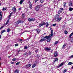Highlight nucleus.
Instances as JSON below:
<instances>
[{
  "label": "nucleus",
  "mask_w": 73,
  "mask_h": 73,
  "mask_svg": "<svg viewBox=\"0 0 73 73\" xmlns=\"http://www.w3.org/2000/svg\"><path fill=\"white\" fill-rule=\"evenodd\" d=\"M40 9V7L38 6H37L35 8V10L36 11H38L39 9Z\"/></svg>",
  "instance_id": "nucleus-10"
},
{
  "label": "nucleus",
  "mask_w": 73,
  "mask_h": 73,
  "mask_svg": "<svg viewBox=\"0 0 73 73\" xmlns=\"http://www.w3.org/2000/svg\"><path fill=\"white\" fill-rule=\"evenodd\" d=\"M29 8H31V9H32V5H29Z\"/></svg>",
  "instance_id": "nucleus-31"
},
{
  "label": "nucleus",
  "mask_w": 73,
  "mask_h": 73,
  "mask_svg": "<svg viewBox=\"0 0 73 73\" xmlns=\"http://www.w3.org/2000/svg\"><path fill=\"white\" fill-rule=\"evenodd\" d=\"M50 30H52V27H50Z\"/></svg>",
  "instance_id": "nucleus-54"
},
{
  "label": "nucleus",
  "mask_w": 73,
  "mask_h": 73,
  "mask_svg": "<svg viewBox=\"0 0 73 73\" xmlns=\"http://www.w3.org/2000/svg\"><path fill=\"white\" fill-rule=\"evenodd\" d=\"M19 46V44H16L15 45V46Z\"/></svg>",
  "instance_id": "nucleus-42"
},
{
  "label": "nucleus",
  "mask_w": 73,
  "mask_h": 73,
  "mask_svg": "<svg viewBox=\"0 0 73 73\" xmlns=\"http://www.w3.org/2000/svg\"><path fill=\"white\" fill-rule=\"evenodd\" d=\"M22 43H23V42H21V44H22Z\"/></svg>",
  "instance_id": "nucleus-64"
},
{
  "label": "nucleus",
  "mask_w": 73,
  "mask_h": 73,
  "mask_svg": "<svg viewBox=\"0 0 73 73\" xmlns=\"http://www.w3.org/2000/svg\"><path fill=\"white\" fill-rule=\"evenodd\" d=\"M60 9L62 11H63L64 10V9H63V8H60Z\"/></svg>",
  "instance_id": "nucleus-46"
},
{
  "label": "nucleus",
  "mask_w": 73,
  "mask_h": 73,
  "mask_svg": "<svg viewBox=\"0 0 73 73\" xmlns=\"http://www.w3.org/2000/svg\"><path fill=\"white\" fill-rule=\"evenodd\" d=\"M53 30H51V34L50 35L51 36H53Z\"/></svg>",
  "instance_id": "nucleus-16"
},
{
  "label": "nucleus",
  "mask_w": 73,
  "mask_h": 73,
  "mask_svg": "<svg viewBox=\"0 0 73 73\" xmlns=\"http://www.w3.org/2000/svg\"><path fill=\"white\" fill-rule=\"evenodd\" d=\"M36 32H37V33H38V34L39 33H40V30L38 29H36Z\"/></svg>",
  "instance_id": "nucleus-15"
},
{
  "label": "nucleus",
  "mask_w": 73,
  "mask_h": 73,
  "mask_svg": "<svg viewBox=\"0 0 73 73\" xmlns=\"http://www.w3.org/2000/svg\"><path fill=\"white\" fill-rule=\"evenodd\" d=\"M45 23V25H46V27H48V26H49V24H48V23L46 22V23Z\"/></svg>",
  "instance_id": "nucleus-17"
},
{
  "label": "nucleus",
  "mask_w": 73,
  "mask_h": 73,
  "mask_svg": "<svg viewBox=\"0 0 73 73\" xmlns=\"http://www.w3.org/2000/svg\"><path fill=\"white\" fill-rule=\"evenodd\" d=\"M24 1V0H21L19 2V3H20L21 4H22Z\"/></svg>",
  "instance_id": "nucleus-19"
},
{
  "label": "nucleus",
  "mask_w": 73,
  "mask_h": 73,
  "mask_svg": "<svg viewBox=\"0 0 73 73\" xmlns=\"http://www.w3.org/2000/svg\"><path fill=\"white\" fill-rule=\"evenodd\" d=\"M70 41H71V42H73V38Z\"/></svg>",
  "instance_id": "nucleus-49"
},
{
  "label": "nucleus",
  "mask_w": 73,
  "mask_h": 73,
  "mask_svg": "<svg viewBox=\"0 0 73 73\" xmlns=\"http://www.w3.org/2000/svg\"><path fill=\"white\" fill-rule=\"evenodd\" d=\"M3 26H2L1 28H0V30H1V29H2V28H3Z\"/></svg>",
  "instance_id": "nucleus-45"
},
{
  "label": "nucleus",
  "mask_w": 73,
  "mask_h": 73,
  "mask_svg": "<svg viewBox=\"0 0 73 73\" xmlns=\"http://www.w3.org/2000/svg\"><path fill=\"white\" fill-rule=\"evenodd\" d=\"M14 73H19V70L16 69L15 70L14 72Z\"/></svg>",
  "instance_id": "nucleus-13"
},
{
  "label": "nucleus",
  "mask_w": 73,
  "mask_h": 73,
  "mask_svg": "<svg viewBox=\"0 0 73 73\" xmlns=\"http://www.w3.org/2000/svg\"><path fill=\"white\" fill-rule=\"evenodd\" d=\"M44 49L46 52H49V51H50L51 50V48L46 47L44 48Z\"/></svg>",
  "instance_id": "nucleus-5"
},
{
  "label": "nucleus",
  "mask_w": 73,
  "mask_h": 73,
  "mask_svg": "<svg viewBox=\"0 0 73 73\" xmlns=\"http://www.w3.org/2000/svg\"><path fill=\"white\" fill-rule=\"evenodd\" d=\"M6 32V31H5V30H3L1 32V35H2L3 33H4V32Z\"/></svg>",
  "instance_id": "nucleus-18"
},
{
  "label": "nucleus",
  "mask_w": 73,
  "mask_h": 73,
  "mask_svg": "<svg viewBox=\"0 0 73 73\" xmlns=\"http://www.w3.org/2000/svg\"><path fill=\"white\" fill-rule=\"evenodd\" d=\"M25 14H22V17L23 19H24V17H25Z\"/></svg>",
  "instance_id": "nucleus-22"
},
{
  "label": "nucleus",
  "mask_w": 73,
  "mask_h": 73,
  "mask_svg": "<svg viewBox=\"0 0 73 73\" xmlns=\"http://www.w3.org/2000/svg\"><path fill=\"white\" fill-rule=\"evenodd\" d=\"M11 64H14V62H11Z\"/></svg>",
  "instance_id": "nucleus-58"
},
{
  "label": "nucleus",
  "mask_w": 73,
  "mask_h": 73,
  "mask_svg": "<svg viewBox=\"0 0 73 73\" xmlns=\"http://www.w3.org/2000/svg\"><path fill=\"white\" fill-rule=\"evenodd\" d=\"M29 54H28V55H31L32 54L31 53V52L30 51H29L28 52Z\"/></svg>",
  "instance_id": "nucleus-24"
},
{
  "label": "nucleus",
  "mask_w": 73,
  "mask_h": 73,
  "mask_svg": "<svg viewBox=\"0 0 73 73\" xmlns=\"http://www.w3.org/2000/svg\"><path fill=\"white\" fill-rule=\"evenodd\" d=\"M58 41H56L55 43H54V44L56 45V44H57V43H58Z\"/></svg>",
  "instance_id": "nucleus-37"
},
{
  "label": "nucleus",
  "mask_w": 73,
  "mask_h": 73,
  "mask_svg": "<svg viewBox=\"0 0 73 73\" xmlns=\"http://www.w3.org/2000/svg\"><path fill=\"white\" fill-rule=\"evenodd\" d=\"M23 23V22H21V20H19L18 21H17L15 22V24L16 25L17 24H20V23Z\"/></svg>",
  "instance_id": "nucleus-6"
},
{
  "label": "nucleus",
  "mask_w": 73,
  "mask_h": 73,
  "mask_svg": "<svg viewBox=\"0 0 73 73\" xmlns=\"http://www.w3.org/2000/svg\"><path fill=\"white\" fill-rule=\"evenodd\" d=\"M12 10L14 11H16V8L15 7H13L12 8Z\"/></svg>",
  "instance_id": "nucleus-21"
},
{
  "label": "nucleus",
  "mask_w": 73,
  "mask_h": 73,
  "mask_svg": "<svg viewBox=\"0 0 73 73\" xmlns=\"http://www.w3.org/2000/svg\"><path fill=\"white\" fill-rule=\"evenodd\" d=\"M9 19H8V20H7V22L5 24L6 25H7V24H8V22L9 21Z\"/></svg>",
  "instance_id": "nucleus-26"
},
{
  "label": "nucleus",
  "mask_w": 73,
  "mask_h": 73,
  "mask_svg": "<svg viewBox=\"0 0 73 73\" xmlns=\"http://www.w3.org/2000/svg\"><path fill=\"white\" fill-rule=\"evenodd\" d=\"M36 66V64H33L32 66V68H35Z\"/></svg>",
  "instance_id": "nucleus-33"
},
{
  "label": "nucleus",
  "mask_w": 73,
  "mask_h": 73,
  "mask_svg": "<svg viewBox=\"0 0 73 73\" xmlns=\"http://www.w3.org/2000/svg\"><path fill=\"white\" fill-rule=\"evenodd\" d=\"M66 71H67V70L66 69H65L64 71V73H65V72H66Z\"/></svg>",
  "instance_id": "nucleus-40"
},
{
  "label": "nucleus",
  "mask_w": 73,
  "mask_h": 73,
  "mask_svg": "<svg viewBox=\"0 0 73 73\" xmlns=\"http://www.w3.org/2000/svg\"><path fill=\"white\" fill-rule=\"evenodd\" d=\"M28 54V53L27 52H26L25 53V55H26V54Z\"/></svg>",
  "instance_id": "nucleus-48"
},
{
  "label": "nucleus",
  "mask_w": 73,
  "mask_h": 73,
  "mask_svg": "<svg viewBox=\"0 0 73 73\" xmlns=\"http://www.w3.org/2000/svg\"><path fill=\"white\" fill-rule=\"evenodd\" d=\"M72 69H73V66L72 67Z\"/></svg>",
  "instance_id": "nucleus-61"
},
{
  "label": "nucleus",
  "mask_w": 73,
  "mask_h": 73,
  "mask_svg": "<svg viewBox=\"0 0 73 73\" xmlns=\"http://www.w3.org/2000/svg\"><path fill=\"white\" fill-rule=\"evenodd\" d=\"M65 62H63L62 63H61L58 66V68H59V67H61V66H62L65 64Z\"/></svg>",
  "instance_id": "nucleus-9"
},
{
  "label": "nucleus",
  "mask_w": 73,
  "mask_h": 73,
  "mask_svg": "<svg viewBox=\"0 0 73 73\" xmlns=\"http://www.w3.org/2000/svg\"><path fill=\"white\" fill-rule=\"evenodd\" d=\"M70 58H73V55H72L71 56H70Z\"/></svg>",
  "instance_id": "nucleus-51"
},
{
  "label": "nucleus",
  "mask_w": 73,
  "mask_h": 73,
  "mask_svg": "<svg viewBox=\"0 0 73 73\" xmlns=\"http://www.w3.org/2000/svg\"><path fill=\"white\" fill-rule=\"evenodd\" d=\"M57 56H58V53H57V52L56 51L54 52V57H57Z\"/></svg>",
  "instance_id": "nucleus-7"
},
{
  "label": "nucleus",
  "mask_w": 73,
  "mask_h": 73,
  "mask_svg": "<svg viewBox=\"0 0 73 73\" xmlns=\"http://www.w3.org/2000/svg\"><path fill=\"white\" fill-rule=\"evenodd\" d=\"M7 9L5 8H3V9H2L3 11H5Z\"/></svg>",
  "instance_id": "nucleus-35"
},
{
  "label": "nucleus",
  "mask_w": 73,
  "mask_h": 73,
  "mask_svg": "<svg viewBox=\"0 0 73 73\" xmlns=\"http://www.w3.org/2000/svg\"><path fill=\"white\" fill-rule=\"evenodd\" d=\"M61 12H62L61 11L59 10L58 12V14H60V13H61Z\"/></svg>",
  "instance_id": "nucleus-29"
},
{
  "label": "nucleus",
  "mask_w": 73,
  "mask_h": 73,
  "mask_svg": "<svg viewBox=\"0 0 73 73\" xmlns=\"http://www.w3.org/2000/svg\"><path fill=\"white\" fill-rule=\"evenodd\" d=\"M73 8L70 7L69 8V11H73Z\"/></svg>",
  "instance_id": "nucleus-23"
},
{
  "label": "nucleus",
  "mask_w": 73,
  "mask_h": 73,
  "mask_svg": "<svg viewBox=\"0 0 73 73\" xmlns=\"http://www.w3.org/2000/svg\"><path fill=\"white\" fill-rule=\"evenodd\" d=\"M29 5H32V3H31V2H30V1H29Z\"/></svg>",
  "instance_id": "nucleus-43"
},
{
  "label": "nucleus",
  "mask_w": 73,
  "mask_h": 73,
  "mask_svg": "<svg viewBox=\"0 0 73 73\" xmlns=\"http://www.w3.org/2000/svg\"><path fill=\"white\" fill-rule=\"evenodd\" d=\"M72 4L73 3L72 2H70L69 3V5L70 7H72L73 5Z\"/></svg>",
  "instance_id": "nucleus-14"
},
{
  "label": "nucleus",
  "mask_w": 73,
  "mask_h": 73,
  "mask_svg": "<svg viewBox=\"0 0 73 73\" xmlns=\"http://www.w3.org/2000/svg\"><path fill=\"white\" fill-rule=\"evenodd\" d=\"M2 14H3V13H2V12H0V16H2V15H2Z\"/></svg>",
  "instance_id": "nucleus-38"
},
{
  "label": "nucleus",
  "mask_w": 73,
  "mask_h": 73,
  "mask_svg": "<svg viewBox=\"0 0 73 73\" xmlns=\"http://www.w3.org/2000/svg\"><path fill=\"white\" fill-rule=\"evenodd\" d=\"M38 52V50H35V52H36V53H37Z\"/></svg>",
  "instance_id": "nucleus-50"
},
{
  "label": "nucleus",
  "mask_w": 73,
  "mask_h": 73,
  "mask_svg": "<svg viewBox=\"0 0 73 73\" xmlns=\"http://www.w3.org/2000/svg\"><path fill=\"white\" fill-rule=\"evenodd\" d=\"M65 34H68V32L66 31H64Z\"/></svg>",
  "instance_id": "nucleus-39"
},
{
  "label": "nucleus",
  "mask_w": 73,
  "mask_h": 73,
  "mask_svg": "<svg viewBox=\"0 0 73 73\" xmlns=\"http://www.w3.org/2000/svg\"><path fill=\"white\" fill-rule=\"evenodd\" d=\"M52 36L50 35H49V36H46L44 38H45V39H46V38L47 39V42H50L51 39H52V37H51Z\"/></svg>",
  "instance_id": "nucleus-1"
},
{
  "label": "nucleus",
  "mask_w": 73,
  "mask_h": 73,
  "mask_svg": "<svg viewBox=\"0 0 73 73\" xmlns=\"http://www.w3.org/2000/svg\"><path fill=\"white\" fill-rule=\"evenodd\" d=\"M56 17L57 18H56V21H57V22H60V20H61V17L59 18L58 17H60L59 15H56Z\"/></svg>",
  "instance_id": "nucleus-2"
},
{
  "label": "nucleus",
  "mask_w": 73,
  "mask_h": 73,
  "mask_svg": "<svg viewBox=\"0 0 73 73\" xmlns=\"http://www.w3.org/2000/svg\"><path fill=\"white\" fill-rule=\"evenodd\" d=\"M46 40V39H45V38L44 37L43 38L41 39L40 40V42H42V41H45Z\"/></svg>",
  "instance_id": "nucleus-11"
},
{
  "label": "nucleus",
  "mask_w": 73,
  "mask_h": 73,
  "mask_svg": "<svg viewBox=\"0 0 73 73\" xmlns=\"http://www.w3.org/2000/svg\"><path fill=\"white\" fill-rule=\"evenodd\" d=\"M21 8H19V11H20L21 10Z\"/></svg>",
  "instance_id": "nucleus-57"
},
{
  "label": "nucleus",
  "mask_w": 73,
  "mask_h": 73,
  "mask_svg": "<svg viewBox=\"0 0 73 73\" xmlns=\"http://www.w3.org/2000/svg\"><path fill=\"white\" fill-rule=\"evenodd\" d=\"M19 41H20V42H21V41H23V40L21 39H19Z\"/></svg>",
  "instance_id": "nucleus-44"
},
{
  "label": "nucleus",
  "mask_w": 73,
  "mask_h": 73,
  "mask_svg": "<svg viewBox=\"0 0 73 73\" xmlns=\"http://www.w3.org/2000/svg\"><path fill=\"white\" fill-rule=\"evenodd\" d=\"M7 30V32H8V33H9V32H10V31H11V30L9 29H8Z\"/></svg>",
  "instance_id": "nucleus-25"
},
{
  "label": "nucleus",
  "mask_w": 73,
  "mask_h": 73,
  "mask_svg": "<svg viewBox=\"0 0 73 73\" xmlns=\"http://www.w3.org/2000/svg\"><path fill=\"white\" fill-rule=\"evenodd\" d=\"M46 63H48V62H43V63H42V64H46Z\"/></svg>",
  "instance_id": "nucleus-52"
},
{
  "label": "nucleus",
  "mask_w": 73,
  "mask_h": 73,
  "mask_svg": "<svg viewBox=\"0 0 73 73\" xmlns=\"http://www.w3.org/2000/svg\"><path fill=\"white\" fill-rule=\"evenodd\" d=\"M11 15H12V13H11L10 15L9 16V17H10L11 16Z\"/></svg>",
  "instance_id": "nucleus-47"
},
{
  "label": "nucleus",
  "mask_w": 73,
  "mask_h": 73,
  "mask_svg": "<svg viewBox=\"0 0 73 73\" xmlns=\"http://www.w3.org/2000/svg\"><path fill=\"white\" fill-rule=\"evenodd\" d=\"M44 35H46V33H44Z\"/></svg>",
  "instance_id": "nucleus-63"
},
{
  "label": "nucleus",
  "mask_w": 73,
  "mask_h": 73,
  "mask_svg": "<svg viewBox=\"0 0 73 73\" xmlns=\"http://www.w3.org/2000/svg\"><path fill=\"white\" fill-rule=\"evenodd\" d=\"M45 25V23L43 21H41V23H39V26L41 27H42L43 25Z\"/></svg>",
  "instance_id": "nucleus-3"
},
{
  "label": "nucleus",
  "mask_w": 73,
  "mask_h": 73,
  "mask_svg": "<svg viewBox=\"0 0 73 73\" xmlns=\"http://www.w3.org/2000/svg\"><path fill=\"white\" fill-rule=\"evenodd\" d=\"M73 35V33L72 32L71 34H70V35H69V37L70 38L71 37V36H72Z\"/></svg>",
  "instance_id": "nucleus-27"
},
{
  "label": "nucleus",
  "mask_w": 73,
  "mask_h": 73,
  "mask_svg": "<svg viewBox=\"0 0 73 73\" xmlns=\"http://www.w3.org/2000/svg\"><path fill=\"white\" fill-rule=\"evenodd\" d=\"M2 19V16H1V17L0 18V20H1Z\"/></svg>",
  "instance_id": "nucleus-56"
},
{
  "label": "nucleus",
  "mask_w": 73,
  "mask_h": 73,
  "mask_svg": "<svg viewBox=\"0 0 73 73\" xmlns=\"http://www.w3.org/2000/svg\"><path fill=\"white\" fill-rule=\"evenodd\" d=\"M38 1V0H36L35 1V3H36V2H37V1Z\"/></svg>",
  "instance_id": "nucleus-53"
},
{
  "label": "nucleus",
  "mask_w": 73,
  "mask_h": 73,
  "mask_svg": "<svg viewBox=\"0 0 73 73\" xmlns=\"http://www.w3.org/2000/svg\"><path fill=\"white\" fill-rule=\"evenodd\" d=\"M52 52H53V50H51V53H52Z\"/></svg>",
  "instance_id": "nucleus-60"
},
{
  "label": "nucleus",
  "mask_w": 73,
  "mask_h": 73,
  "mask_svg": "<svg viewBox=\"0 0 73 73\" xmlns=\"http://www.w3.org/2000/svg\"><path fill=\"white\" fill-rule=\"evenodd\" d=\"M17 58H13V59H12V61H16V60H17Z\"/></svg>",
  "instance_id": "nucleus-32"
},
{
  "label": "nucleus",
  "mask_w": 73,
  "mask_h": 73,
  "mask_svg": "<svg viewBox=\"0 0 73 73\" xmlns=\"http://www.w3.org/2000/svg\"><path fill=\"white\" fill-rule=\"evenodd\" d=\"M66 46V45H65V44L64 45L62 48V49H64V48H65V47Z\"/></svg>",
  "instance_id": "nucleus-30"
},
{
  "label": "nucleus",
  "mask_w": 73,
  "mask_h": 73,
  "mask_svg": "<svg viewBox=\"0 0 73 73\" xmlns=\"http://www.w3.org/2000/svg\"><path fill=\"white\" fill-rule=\"evenodd\" d=\"M58 60V59L57 58H55L54 60V61H53V62H52V65H53V64H54V63H55V62H56V61H57Z\"/></svg>",
  "instance_id": "nucleus-12"
},
{
  "label": "nucleus",
  "mask_w": 73,
  "mask_h": 73,
  "mask_svg": "<svg viewBox=\"0 0 73 73\" xmlns=\"http://www.w3.org/2000/svg\"><path fill=\"white\" fill-rule=\"evenodd\" d=\"M35 20V18H29L28 19V21L30 22L34 21Z\"/></svg>",
  "instance_id": "nucleus-4"
},
{
  "label": "nucleus",
  "mask_w": 73,
  "mask_h": 73,
  "mask_svg": "<svg viewBox=\"0 0 73 73\" xmlns=\"http://www.w3.org/2000/svg\"><path fill=\"white\" fill-rule=\"evenodd\" d=\"M66 5V3H64V7H65V6Z\"/></svg>",
  "instance_id": "nucleus-55"
},
{
  "label": "nucleus",
  "mask_w": 73,
  "mask_h": 73,
  "mask_svg": "<svg viewBox=\"0 0 73 73\" xmlns=\"http://www.w3.org/2000/svg\"><path fill=\"white\" fill-rule=\"evenodd\" d=\"M20 62H18L16 63V65H19V64H20Z\"/></svg>",
  "instance_id": "nucleus-34"
},
{
  "label": "nucleus",
  "mask_w": 73,
  "mask_h": 73,
  "mask_svg": "<svg viewBox=\"0 0 73 73\" xmlns=\"http://www.w3.org/2000/svg\"><path fill=\"white\" fill-rule=\"evenodd\" d=\"M29 48V47H28L27 46H25L24 47V49L26 50L27 49H28V48Z\"/></svg>",
  "instance_id": "nucleus-20"
},
{
  "label": "nucleus",
  "mask_w": 73,
  "mask_h": 73,
  "mask_svg": "<svg viewBox=\"0 0 73 73\" xmlns=\"http://www.w3.org/2000/svg\"><path fill=\"white\" fill-rule=\"evenodd\" d=\"M31 65H32V64H29L25 66V68H29V67H31Z\"/></svg>",
  "instance_id": "nucleus-8"
},
{
  "label": "nucleus",
  "mask_w": 73,
  "mask_h": 73,
  "mask_svg": "<svg viewBox=\"0 0 73 73\" xmlns=\"http://www.w3.org/2000/svg\"><path fill=\"white\" fill-rule=\"evenodd\" d=\"M56 23H55L52 25V26H53V27H55V26H56Z\"/></svg>",
  "instance_id": "nucleus-41"
},
{
  "label": "nucleus",
  "mask_w": 73,
  "mask_h": 73,
  "mask_svg": "<svg viewBox=\"0 0 73 73\" xmlns=\"http://www.w3.org/2000/svg\"><path fill=\"white\" fill-rule=\"evenodd\" d=\"M44 0H40V3H42L44 2Z\"/></svg>",
  "instance_id": "nucleus-36"
},
{
  "label": "nucleus",
  "mask_w": 73,
  "mask_h": 73,
  "mask_svg": "<svg viewBox=\"0 0 73 73\" xmlns=\"http://www.w3.org/2000/svg\"><path fill=\"white\" fill-rule=\"evenodd\" d=\"M18 52H20V50H19V51H18Z\"/></svg>",
  "instance_id": "nucleus-62"
},
{
  "label": "nucleus",
  "mask_w": 73,
  "mask_h": 73,
  "mask_svg": "<svg viewBox=\"0 0 73 73\" xmlns=\"http://www.w3.org/2000/svg\"><path fill=\"white\" fill-rule=\"evenodd\" d=\"M72 64H73V63L72 62H69L68 63V65H72Z\"/></svg>",
  "instance_id": "nucleus-28"
},
{
  "label": "nucleus",
  "mask_w": 73,
  "mask_h": 73,
  "mask_svg": "<svg viewBox=\"0 0 73 73\" xmlns=\"http://www.w3.org/2000/svg\"><path fill=\"white\" fill-rule=\"evenodd\" d=\"M8 57L9 58H10V57H11V56H9Z\"/></svg>",
  "instance_id": "nucleus-59"
}]
</instances>
